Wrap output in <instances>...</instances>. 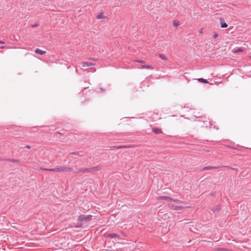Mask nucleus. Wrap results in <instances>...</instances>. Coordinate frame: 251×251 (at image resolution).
Masks as SVG:
<instances>
[{
	"instance_id": "nucleus-1",
	"label": "nucleus",
	"mask_w": 251,
	"mask_h": 251,
	"mask_svg": "<svg viewBox=\"0 0 251 251\" xmlns=\"http://www.w3.org/2000/svg\"><path fill=\"white\" fill-rule=\"evenodd\" d=\"M92 217V216L91 215H80L78 216L77 219V223L75 226L76 227H79L83 226L91 220Z\"/></svg>"
},
{
	"instance_id": "nucleus-2",
	"label": "nucleus",
	"mask_w": 251,
	"mask_h": 251,
	"mask_svg": "<svg viewBox=\"0 0 251 251\" xmlns=\"http://www.w3.org/2000/svg\"><path fill=\"white\" fill-rule=\"evenodd\" d=\"M47 170L52 171H55V172H68V171H70L71 169L70 168H66L64 167H56L53 169H47Z\"/></svg>"
},
{
	"instance_id": "nucleus-3",
	"label": "nucleus",
	"mask_w": 251,
	"mask_h": 251,
	"mask_svg": "<svg viewBox=\"0 0 251 251\" xmlns=\"http://www.w3.org/2000/svg\"><path fill=\"white\" fill-rule=\"evenodd\" d=\"M99 170V167L97 166L95 167H92L89 169H82L79 171V172H92L93 171H96Z\"/></svg>"
},
{
	"instance_id": "nucleus-4",
	"label": "nucleus",
	"mask_w": 251,
	"mask_h": 251,
	"mask_svg": "<svg viewBox=\"0 0 251 251\" xmlns=\"http://www.w3.org/2000/svg\"><path fill=\"white\" fill-rule=\"evenodd\" d=\"M107 237L110 238H115L116 241L121 240V237L116 233H110L107 235Z\"/></svg>"
},
{
	"instance_id": "nucleus-5",
	"label": "nucleus",
	"mask_w": 251,
	"mask_h": 251,
	"mask_svg": "<svg viewBox=\"0 0 251 251\" xmlns=\"http://www.w3.org/2000/svg\"><path fill=\"white\" fill-rule=\"evenodd\" d=\"M157 200H165L168 201H173V199L167 196H160L156 198Z\"/></svg>"
},
{
	"instance_id": "nucleus-6",
	"label": "nucleus",
	"mask_w": 251,
	"mask_h": 251,
	"mask_svg": "<svg viewBox=\"0 0 251 251\" xmlns=\"http://www.w3.org/2000/svg\"><path fill=\"white\" fill-rule=\"evenodd\" d=\"M94 64L88 62H82V67H89L90 66H93Z\"/></svg>"
},
{
	"instance_id": "nucleus-7",
	"label": "nucleus",
	"mask_w": 251,
	"mask_h": 251,
	"mask_svg": "<svg viewBox=\"0 0 251 251\" xmlns=\"http://www.w3.org/2000/svg\"><path fill=\"white\" fill-rule=\"evenodd\" d=\"M141 68L143 69H151V70L153 69V67L150 65H142L141 66Z\"/></svg>"
},
{
	"instance_id": "nucleus-8",
	"label": "nucleus",
	"mask_w": 251,
	"mask_h": 251,
	"mask_svg": "<svg viewBox=\"0 0 251 251\" xmlns=\"http://www.w3.org/2000/svg\"><path fill=\"white\" fill-rule=\"evenodd\" d=\"M35 52L36 53H38V54H45L46 52V51H44V50H41L39 49H36L35 50Z\"/></svg>"
},
{
	"instance_id": "nucleus-9",
	"label": "nucleus",
	"mask_w": 251,
	"mask_h": 251,
	"mask_svg": "<svg viewBox=\"0 0 251 251\" xmlns=\"http://www.w3.org/2000/svg\"><path fill=\"white\" fill-rule=\"evenodd\" d=\"M168 205H169V207L171 208L173 210H175L176 206L174 203L173 201H170L168 204Z\"/></svg>"
},
{
	"instance_id": "nucleus-10",
	"label": "nucleus",
	"mask_w": 251,
	"mask_h": 251,
	"mask_svg": "<svg viewBox=\"0 0 251 251\" xmlns=\"http://www.w3.org/2000/svg\"><path fill=\"white\" fill-rule=\"evenodd\" d=\"M97 19H105L106 18V17L104 16L103 13H100L96 16Z\"/></svg>"
},
{
	"instance_id": "nucleus-11",
	"label": "nucleus",
	"mask_w": 251,
	"mask_h": 251,
	"mask_svg": "<svg viewBox=\"0 0 251 251\" xmlns=\"http://www.w3.org/2000/svg\"><path fill=\"white\" fill-rule=\"evenodd\" d=\"M152 131L155 134H161L162 133L161 129H159V128H153Z\"/></svg>"
},
{
	"instance_id": "nucleus-12",
	"label": "nucleus",
	"mask_w": 251,
	"mask_h": 251,
	"mask_svg": "<svg viewBox=\"0 0 251 251\" xmlns=\"http://www.w3.org/2000/svg\"><path fill=\"white\" fill-rule=\"evenodd\" d=\"M158 56L162 60L165 61L167 60V57L165 55L163 54H159Z\"/></svg>"
},
{
	"instance_id": "nucleus-13",
	"label": "nucleus",
	"mask_w": 251,
	"mask_h": 251,
	"mask_svg": "<svg viewBox=\"0 0 251 251\" xmlns=\"http://www.w3.org/2000/svg\"><path fill=\"white\" fill-rule=\"evenodd\" d=\"M185 207L188 208V207H190V206L183 207V206H177L176 205V206L175 210H181V209H183L185 208Z\"/></svg>"
},
{
	"instance_id": "nucleus-14",
	"label": "nucleus",
	"mask_w": 251,
	"mask_h": 251,
	"mask_svg": "<svg viewBox=\"0 0 251 251\" xmlns=\"http://www.w3.org/2000/svg\"><path fill=\"white\" fill-rule=\"evenodd\" d=\"M173 202H176V203H185V202L183 201H181L179 200H178V199H173V201H172Z\"/></svg>"
},
{
	"instance_id": "nucleus-15",
	"label": "nucleus",
	"mask_w": 251,
	"mask_h": 251,
	"mask_svg": "<svg viewBox=\"0 0 251 251\" xmlns=\"http://www.w3.org/2000/svg\"><path fill=\"white\" fill-rule=\"evenodd\" d=\"M198 80L199 82L204 83H208V81L207 80L202 78H198Z\"/></svg>"
},
{
	"instance_id": "nucleus-16",
	"label": "nucleus",
	"mask_w": 251,
	"mask_h": 251,
	"mask_svg": "<svg viewBox=\"0 0 251 251\" xmlns=\"http://www.w3.org/2000/svg\"><path fill=\"white\" fill-rule=\"evenodd\" d=\"M214 168H216V167H211V166H207V167H203L202 169V171H204V170H211V169H213Z\"/></svg>"
},
{
	"instance_id": "nucleus-17",
	"label": "nucleus",
	"mask_w": 251,
	"mask_h": 251,
	"mask_svg": "<svg viewBox=\"0 0 251 251\" xmlns=\"http://www.w3.org/2000/svg\"><path fill=\"white\" fill-rule=\"evenodd\" d=\"M173 25L177 27L179 25V23L178 21L174 20L173 23Z\"/></svg>"
},
{
	"instance_id": "nucleus-18",
	"label": "nucleus",
	"mask_w": 251,
	"mask_h": 251,
	"mask_svg": "<svg viewBox=\"0 0 251 251\" xmlns=\"http://www.w3.org/2000/svg\"><path fill=\"white\" fill-rule=\"evenodd\" d=\"M69 155H78L81 156L82 155L80 154V152L78 151L73 152L69 154Z\"/></svg>"
},
{
	"instance_id": "nucleus-19",
	"label": "nucleus",
	"mask_w": 251,
	"mask_h": 251,
	"mask_svg": "<svg viewBox=\"0 0 251 251\" xmlns=\"http://www.w3.org/2000/svg\"><path fill=\"white\" fill-rule=\"evenodd\" d=\"M221 25L222 28H226L227 27V25L225 22H221Z\"/></svg>"
},
{
	"instance_id": "nucleus-20",
	"label": "nucleus",
	"mask_w": 251,
	"mask_h": 251,
	"mask_svg": "<svg viewBox=\"0 0 251 251\" xmlns=\"http://www.w3.org/2000/svg\"><path fill=\"white\" fill-rule=\"evenodd\" d=\"M243 50L241 48H239L237 50H235L234 52H243Z\"/></svg>"
},
{
	"instance_id": "nucleus-21",
	"label": "nucleus",
	"mask_w": 251,
	"mask_h": 251,
	"mask_svg": "<svg viewBox=\"0 0 251 251\" xmlns=\"http://www.w3.org/2000/svg\"><path fill=\"white\" fill-rule=\"evenodd\" d=\"M218 37V34L216 32H214L213 34V38L216 39Z\"/></svg>"
},
{
	"instance_id": "nucleus-22",
	"label": "nucleus",
	"mask_w": 251,
	"mask_h": 251,
	"mask_svg": "<svg viewBox=\"0 0 251 251\" xmlns=\"http://www.w3.org/2000/svg\"><path fill=\"white\" fill-rule=\"evenodd\" d=\"M8 160L11 162H19L18 160H17L16 159H9Z\"/></svg>"
},
{
	"instance_id": "nucleus-23",
	"label": "nucleus",
	"mask_w": 251,
	"mask_h": 251,
	"mask_svg": "<svg viewBox=\"0 0 251 251\" xmlns=\"http://www.w3.org/2000/svg\"><path fill=\"white\" fill-rule=\"evenodd\" d=\"M136 62L140 63H144L145 62L142 60H135Z\"/></svg>"
},
{
	"instance_id": "nucleus-24",
	"label": "nucleus",
	"mask_w": 251,
	"mask_h": 251,
	"mask_svg": "<svg viewBox=\"0 0 251 251\" xmlns=\"http://www.w3.org/2000/svg\"><path fill=\"white\" fill-rule=\"evenodd\" d=\"M12 48L7 46L0 47V49H11Z\"/></svg>"
},
{
	"instance_id": "nucleus-25",
	"label": "nucleus",
	"mask_w": 251,
	"mask_h": 251,
	"mask_svg": "<svg viewBox=\"0 0 251 251\" xmlns=\"http://www.w3.org/2000/svg\"><path fill=\"white\" fill-rule=\"evenodd\" d=\"M25 147H26V148H27L28 149H30V147L29 146H28V145H26V146H25Z\"/></svg>"
},
{
	"instance_id": "nucleus-26",
	"label": "nucleus",
	"mask_w": 251,
	"mask_h": 251,
	"mask_svg": "<svg viewBox=\"0 0 251 251\" xmlns=\"http://www.w3.org/2000/svg\"><path fill=\"white\" fill-rule=\"evenodd\" d=\"M0 44H4V42L2 41H0Z\"/></svg>"
},
{
	"instance_id": "nucleus-27",
	"label": "nucleus",
	"mask_w": 251,
	"mask_h": 251,
	"mask_svg": "<svg viewBox=\"0 0 251 251\" xmlns=\"http://www.w3.org/2000/svg\"><path fill=\"white\" fill-rule=\"evenodd\" d=\"M121 147H122L119 146V147H116V148H117V149H119V148H121Z\"/></svg>"
},
{
	"instance_id": "nucleus-28",
	"label": "nucleus",
	"mask_w": 251,
	"mask_h": 251,
	"mask_svg": "<svg viewBox=\"0 0 251 251\" xmlns=\"http://www.w3.org/2000/svg\"><path fill=\"white\" fill-rule=\"evenodd\" d=\"M249 58L251 59V55L249 56Z\"/></svg>"
}]
</instances>
